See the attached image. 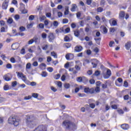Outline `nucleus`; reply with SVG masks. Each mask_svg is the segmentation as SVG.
Instances as JSON below:
<instances>
[{
	"label": "nucleus",
	"instance_id": "obj_1",
	"mask_svg": "<svg viewBox=\"0 0 131 131\" xmlns=\"http://www.w3.org/2000/svg\"><path fill=\"white\" fill-rule=\"evenodd\" d=\"M66 130H74L75 128V124L69 120H64L62 124Z\"/></svg>",
	"mask_w": 131,
	"mask_h": 131
},
{
	"label": "nucleus",
	"instance_id": "obj_2",
	"mask_svg": "<svg viewBox=\"0 0 131 131\" xmlns=\"http://www.w3.org/2000/svg\"><path fill=\"white\" fill-rule=\"evenodd\" d=\"M8 121L9 124H13L14 126H18V125H19L20 120L19 119H16V118L14 117H10L8 119Z\"/></svg>",
	"mask_w": 131,
	"mask_h": 131
},
{
	"label": "nucleus",
	"instance_id": "obj_3",
	"mask_svg": "<svg viewBox=\"0 0 131 131\" xmlns=\"http://www.w3.org/2000/svg\"><path fill=\"white\" fill-rule=\"evenodd\" d=\"M26 123L28 127L30 128H33L34 127V121H33V119L31 118V116L27 117L26 119Z\"/></svg>",
	"mask_w": 131,
	"mask_h": 131
},
{
	"label": "nucleus",
	"instance_id": "obj_4",
	"mask_svg": "<svg viewBox=\"0 0 131 131\" xmlns=\"http://www.w3.org/2000/svg\"><path fill=\"white\" fill-rule=\"evenodd\" d=\"M84 92H85V94H91V95H93V94H95V89H94V88H90L86 87L84 89Z\"/></svg>",
	"mask_w": 131,
	"mask_h": 131
},
{
	"label": "nucleus",
	"instance_id": "obj_5",
	"mask_svg": "<svg viewBox=\"0 0 131 131\" xmlns=\"http://www.w3.org/2000/svg\"><path fill=\"white\" fill-rule=\"evenodd\" d=\"M12 77H13V76H12L11 74L8 73L6 75H5L3 76V78L4 80H6V81H10V80H11V79H12Z\"/></svg>",
	"mask_w": 131,
	"mask_h": 131
},
{
	"label": "nucleus",
	"instance_id": "obj_6",
	"mask_svg": "<svg viewBox=\"0 0 131 131\" xmlns=\"http://www.w3.org/2000/svg\"><path fill=\"white\" fill-rule=\"evenodd\" d=\"M111 70L108 69L106 71V74H103V78L105 79H108V78H109V77H110V76H111Z\"/></svg>",
	"mask_w": 131,
	"mask_h": 131
},
{
	"label": "nucleus",
	"instance_id": "obj_7",
	"mask_svg": "<svg viewBox=\"0 0 131 131\" xmlns=\"http://www.w3.org/2000/svg\"><path fill=\"white\" fill-rule=\"evenodd\" d=\"M9 6V0H5L2 4V9L3 10H7L8 9V6Z\"/></svg>",
	"mask_w": 131,
	"mask_h": 131
},
{
	"label": "nucleus",
	"instance_id": "obj_8",
	"mask_svg": "<svg viewBox=\"0 0 131 131\" xmlns=\"http://www.w3.org/2000/svg\"><path fill=\"white\" fill-rule=\"evenodd\" d=\"M49 34V40L50 42H53V41L54 40V39H55V36L54 35V33H50Z\"/></svg>",
	"mask_w": 131,
	"mask_h": 131
},
{
	"label": "nucleus",
	"instance_id": "obj_9",
	"mask_svg": "<svg viewBox=\"0 0 131 131\" xmlns=\"http://www.w3.org/2000/svg\"><path fill=\"white\" fill-rule=\"evenodd\" d=\"M83 48L81 46H77L75 47L74 51L75 52H76L77 53H79L80 52H81L83 50Z\"/></svg>",
	"mask_w": 131,
	"mask_h": 131
},
{
	"label": "nucleus",
	"instance_id": "obj_10",
	"mask_svg": "<svg viewBox=\"0 0 131 131\" xmlns=\"http://www.w3.org/2000/svg\"><path fill=\"white\" fill-rule=\"evenodd\" d=\"M121 127L124 130H126L129 128V126L127 124H122L121 125Z\"/></svg>",
	"mask_w": 131,
	"mask_h": 131
},
{
	"label": "nucleus",
	"instance_id": "obj_11",
	"mask_svg": "<svg viewBox=\"0 0 131 131\" xmlns=\"http://www.w3.org/2000/svg\"><path fill=\"white\" fill-rule=\"evenodd\" d=\"M29 69H31V63L30 62H28L26 64V71L28 73H29Z\"/></svg>",
	"mask_w": 131,
	"mask_h": 131
},
{
	"label": "nucleus",
	"instance_id": "obj_12",
	"mask_svg": "<svg viewBox=\"0 0 131 131\" xmlns=\"http://www.w3.org/2000/svg\"><path fill=\"white\" fill-rule=\"evenodd\" d=\"M125 48L126 50H127V51H129V50L131 48V42L128 41L127 43H126L125 45Z\"/></svg>",
	"mask_w": 131,
	"mask_h": 131
},
{
	"label": "nucleus",
	"instance_id": "obj_13",
	"mask_svg": "<svg viewBox=\"0 0 131 131\" xmlns=\"http://www.w3.org/2000/svg\"><path fill=\"white\" fill-rule=\"evenodd\" d=\"M124 16H125V13H124V11H122L119 13V18L120 19H124Z\"/></svg>",
	"mask_w": 131,
	"mask_h": 131
},
{
	"label": "nucleus",
	"instance_id": "obj_14",
	"mask_svg": "<svg viewBox=\"0 0 131 131\" xmlns=\"http://www.w3.org/2000/svg\"><path fill=\"white\" fill-rule=\"evenodd\" d=\"M19 47L18 46V45L16 43H13L11 45V49L13 51H15V50H18V48Z\"/></svg>",
	"mask_w": 131,
	"mask_h": 131
},
{
	"label": "nucleus",
	"instance_id": "obj_15",
	"mask_svg": "<svg viewBox=\"0 0 131 131\" xmlns=\"http://www.w3.org/2000/svg\"><path fill=\"white\" fill-rule=\"evenodd\" d=\"M72 7L71 8V12H75V11H76V8H77L76 4H73Z\"/></svg>",
	"mask_w": 131,
	"mask_h": 131
},
{
	"label": "nucleus",
	"instance_id": "obj_16",
	"mask_svg": "<svg viewBox=\"0 0 131 131\" xmlns=\"http://www.w3.org/2000/svg\"><path fill=\"white\" fill-rule=\"evenodd\" d=\"M94 40H95L97 45L100 46L101 45V38H95Z\"/></svg>",
	"mask_w": 131,
	"mask_h": 131
},
{
	"label": "nucleus",
	"instance_id": "obj_17",
	"mask_svg": "<svg viewBox=\"0 0 131 131\" xmlns=\"http://www.w3.org/2000/svg\"><path fill=\"white\" fill-rule=\"evenodd\" d=\"M7 23L8 24H12V23H14V20H13V18H12V17H9L7 21Z\"/></svg>",
	"mask_w": 131,
	"mask_h": 131
},
{
	"label": "nucleus",
	"instance_id": "obj_18",
	"mask_svg": "<svg viewBox=\"0 0 131 131\" xmlns=\"http://www.w3.org/2000/svg\"><path fill=\"white\" fill-rule=\"evenodd\" d=\"M74 32L75 36H76V37H78L79 36L80 33L79 32V31L78 30L74 31Z\"/></svg>",
	"mask_w": 131,
	"mask_h": 131
},
{
	"label": "nucleus",
	"instance_id": "obj_19",
	"mask_svg": "<svg viewBox=\"0 0 131 131\" xmlns=\"http://www.w3.org/2000/svg\"><path fill=\"white\" fill-rule=\"evenodd\" d=\"M64 14L65 15H68V14H69V6L66 7V11L64 12Z\"/></svg>",
	"mask_w": 131,
	"mask_h": 131
},
{
	"label": "nucleus",
	"instance_id": "obj_20",
	"mask_svg": "<svg viewBox=\"0 0 131 131\" xmlns=\"http://www.w3.org/2000/svg\"><path fill=\"white\" fill-rule=\"evenodd\" d=\"M63 47H65V48H67V49H69V48H71V43H65L63 44Z\"/></svg>",
	"mask_w": 131,
	"mask_h": 131
},
{
	"label": "nucleus",
	"instance_id": "obj_21",
	"mask_svg": "<svg viewBox=\"0 0 131 131\" xmlns=\"http://www.w3.org/2000/svg\"><path fill=\"white\" fill-rule=\"evenodd\" d=\"M106 3L105 0H101L100 1V6L102 8H104L105 7V3Z\"/></svg>",
	"mask_w": 131,
	"mask_h": 131
},
{
	"label": "nucleus",
	"instance_id": "obj_22",
	"mask_svg": "<svg viewBox=\"0 0 131 131\" xmlns=\"http://www.w3.org/2000/svg\"><path fill=\"white\" fill-rule=\"evenodd\" d=\"M41 75L42 77H47V76L48 75V73L46 71H42Z\"/></svg>",
	"mask_w": 131,
	"mask_h": 131
},
{
	"label": "nucleus",
	"instance_id": "obj_23",
	"mask_svg": "<svg viewBox=\"0 0 131 131\" xmlns=\"http://www.w3.org/2000/svg\"><path fill=\"white\" fill-rule=\"evenodd\" d=\"M89 81V80L88 79V78L85 77H83L82 78V82H83V83H86L88 82Z\"/></svg>",
	"mask_w": 131,
	"mask_h": 131
},
{
	"label": "nucleus",
	"instance_id": "obj_24",
	"mask_svg": "<svg viewBox=\"0 0 131 131\" xmlns=\"http://www.w3.org/2000/svg\"><path fill=\"white\" fill-rule=\"evenodd\" d=\"M42 67L44 68V69H46V68L47 67V64H46V63H41L39 66L40 69H42Z\"/></svg>",
	"mask_w": 131,
	"mask_h": 131
},
{
	"label": "nucleus",
	"instance_id": "obj_25",
	"mask_svg": "<svg viewBox=\"0 0 131 131\" xmlns=\"http://www.w3.org/2000/svg\"><path fill=\"white\" fill-rule=\"evenodd\" d=\"M100 74H101V72H100L99 71L97 70L95 72L93 75H94L95 76H99V75H100Z\"/></svg>",
	"mask_w": 131,
	"mask_h": 131
},
{
	"label": "nucleus",
	"instance_id": "obj_26",
	"mask_svg": "<svg viewBox=\"0 0 131 131\" xmlns=\"http://www.w3.org/2000/svg\"><path fill=\"white\" fill-rule=\"evenodd\" d=\"M64 88L68 90V89H70V84L66 83L64 84Z\"/></svg>",
	"mask_w": 131,
	"mask_h": 131
},
{
	"label": "nucleus",
	"instance_id": "obj_27",
	"mask_svg": "<svg viewBox=\"0 0 131 131\" xmlns=\"http://www.w3.org/2000/svg\"><path fill=\"white\" fill-rule=\"evenodd\" d=\"M26 30V28L25 27L21 26L19 27V31L20 32H23V31H25Z\"/></svg>",
	"mask_w": 131,
	"mask_h": 131
},
{
	"label": "nucleus",
	"instance_id": "obj_28",
	"mask_svg": "<svg viewBox=\"0 0 131 131\" xmlns=\"http://www.w3.org/2000/svg\"><path fill=\"white\" fill-rule=\"evenodd\" d=\"M64 41L69 42L70 41V38L68 36H65L64 38Z\"/></svg>",
	"mask_w": 131,
	"mask_h": 131
},
{
	"label": "nucleus",
	"instance_id": "obj_29",
	"mask_svg": "<svg viewBox=\"0 0 131 131\" xmlns=\"http://www.w3.org/2000/svg\"><path fill=\"white\" fill-rule=\"evenodd\" d=\"M104 9L102 7H98L97 9L98 13H102Z\"/></svg>",
	"mask_w": 131,
	"mask_h": 131
},
{
	"label": "nucleus",
	"instance_id": "obj_30",
	"mask_svg": "<svg viewBox=\"0 0 131 131\" xmlns=\"http://www.w3.org/2000/svg\"><path fill=\"white\" fill-rule=\"evenodd\" d=\"M82 78L83 77H78L77 78V81H78V82H82Z\"/></svg>",
	"mask_w": 131,
	"mask_h": 131
},
{
	"label": "nucleus",
	"instance_id": "obj_31",
	"mask_svg": "<svg viewBox=\"0 0 131 131\" xmlns=\"http://www.w3.org/2000/svg\"><path fill=\"white\" fill-rule=\"evenodd\" d=\"M103 31L104 34H106V33H107L108 29H107V28L106 27H105V26L103 27Z\"/></svg>",
	"mask_w": 131,
	"mask_h": 131
},
{
	"label": "nucleus",
	"instance_id": "obj_32",
	"mask_svg": "<svg viewBox=\"0 0 131 131\" xmlns=\"http://www.w3.org/2000/svg\"><path fill=\"white\" fill-rule=\"evenodd\" d=\"M32 96L33 98H34L35 99H37L38 97V94L37 93H32Z\"/></svg>",
	"mask_w": 131,
	"mask_h": 131
},
{
	"label": "nucleus",
	"instance_id": "obj_33",
	"mask_svg": "<svg viewBox=\"0 0 131 131\" xmlns=\"http://www.w3.org/2000/svg\"><path fill=\"white\" fill-rule=\"evenodd\" d=\"M35 17L34 16V15H31L29 17V20H30V21H32L33 20H34V18Z\"/></svg>",
	"mask_w": 131,
	"mask_h": 131
},
{
	"label": "nucleus",
	"instance_id": "obj_34",
	"mask_svg": "<svg viewBox=\"0 0 131 131\" xmlns=\"http://www.w3.org/2000/svg\"><path fill=\"white\" fill-rule=\"evenodd\" d=\"M51 56H52L53 57L56 58H58L57 56V54H56V53H55V52L54 51L51 52Z\"/></svg>",
	"mask_w": 131,
	"mask_h": 131
},
{
	"label": "nucleus",
	"instance_id": "obj_35",
	"mask_svg": "<svg viewBox=\"0 0 131 131\" xmlns=\"http://www.w3.org/2000/svg\"><path fill=\"white\" fill-rule=\"evenodd\" d=\"M39 28H40L41 29H43L45 28V25L42 23H40L38 25Z\"/></svg>",
	"mask_w": 131,
	"mask_h": 131
},
{
	"label": "nucleus",
	"instance_id": "obj_36",
	"mask_svg": "<svg viewBox=\"0 0 131 131\" xmlns=\"http://www.w3.org/2000/svg\"><path fill=\"white\" fill-rule=\"evenodd\" d=\"M6 68L7 69H12V64L11 63H7L6 64Z\"/></svg>",
	"mask_w": 131,
	"mask_h": 131
},
{
	"label": "nucleus",
	"instance_id": "obj_37",
	"mask_svg": "<svg viewBox=\"0 0 131 131\" xmlns=\"http://www.w3.org/2000/svg\"><path fill=\"white\" fill-rule=\"evenodd\" d=\"M112 24L113 26H116V25H117V21H116V20H113L112 21Z\"/></svg>",
	"mask_w": 131,
	"mask_h": 131
},
{
	"label": "nucleus",
	"instance_id": "obj_38",
	"mask_svg": "<svg viewBox=\"0 0 131 131\" xmlns=\"http://www.w3.org/2000/svg\"><path fill=\"white\" fill-rule=\"evenodd\" d=\"M21 78H24V79H23V81H24V82H26V81H28V80H27V78H26V76L24 75V74L23 75Z\"/></svg>",
	"mask_w": 131,
	"mask_h": 131
},
{
	"label": "nucleus",
	"instance_id": "obj_39",
	"mask_svg": "<svg viewBox=\"0 0 131 131\" xmlns=\"http://www.w3.org/2000/svg\"><path fill=\"white\" fill-rule=\"evenodd\" d=\"M4 91H8V90H10V88L9 87V85H5L4 86Z\"/></svg>",
	"mask_w": 131,
	"mask_h": 131
},
{
	"label": "nucleus",
	"instance_id": "obj_40",
	"mask_svg": "<svg viewBox=\"0 0 131 131\" xmlns=\"http://www.w3.org/2000/svg\"><path fill=\"white\" fill-rule=\"evenodd\" d=\"M123 86H124V88H127V86H128V82H127V81H124Z\"/></svg>",
	"mask_w": 131,
	"mask_h": 131
},
{
	"label": "nucleus",
	"instance_id": "obj_41",
	"mask_svg": "<svg viewBox=\"0 0 131 131\" xmlns=\"http://www.w3.org/2000/svg\"><path fill=\"white\" fill-rule=\"evenodd\" d=\"M17 85V81H14L12 82V88H15Z\"/></svg>",
	"mask_w": 131,
	"mask_h": 131
},
{
	"label": "nucleus",
	"instance_id": "obj_42",
	"mask_svg": "<svg viewBox=\"0 0 131 131\" xmlns=\"http://www.w3.org/2000/svg\"><path fill=\"white\" fill-rule=\"evenodd\" d=\"M64 32H65V33H69V32H70V28H69V27L67 28L64 30Z\"/></svg>",
	"mask_w": 131,
	"mask_h": 131
},
{
	"label": "nucleus",
	"instance_id": "obj_43",
	"mask_svg": "<svg viewBox=\"0 0 131 131\" xmlns=\"http://www.w3.org/2000/svg\"><path fill=\"white\" fill-rule=\"evenodd\" d=\"M129 98V96H128V95H126L123 96V99L124 100H125V101L128 100Z\"/></svg>",
	"mask_w": 131,
	"mask_h": 131
},
{
	"label": "nucleus",
	"instance_id": "obj_44",
	"mask_svg": "<svg viewBox=\"0 0 131 131\" xmlns=\"http://www.w3.org/2000/svg\"><path fill=\"white\" fill-rule=\"evenodd\" d=\"M68 22H69V20H68V19L67 18H64L62 20V23L63 24H66L67 23H68Z\"/></svg>",
	"mask_w": 131,
	"mask_h": 131
},
{
	"label": "nucleus",
	"instance_id": "obj_45",
	"mask_svg": "<svg viewBox=\"0 0 131 131\" xmlns=\"http://www.w3.org/2000/svg\"><path fill=\"white\" fill-rule=\"evenodd\" d=\"M61 79L62 81H65V80H66V76L65 75H62L61 77Z\"/></svg>",
	"mask_w": 131,
	"mask_h": 131
},
{
	"label": "nucleus",
	"instance_id": "obj_46",
	"mask_svg": "<svg viewBox=\"0 0 131 131\" xmlns=\"http://www.w3.org/2000/svg\"><path fill=\"white\" fill-rule=\"evenodd\" d=\"M32 98V96L29 95L28 96H25L24 98L25 100H30Z\"/></svg>",
	"mask_w": 131,
	"mask_h": 131
},
{
	"label": "nucleus",
	"instance_id": "obj_47",
	"mask_svg": "<svg viewBox=\"0 0 131 131\" xmlns=\"http://www.w3.org/2000/svg\"><path fill=\"white\" fill-rule=\"evenodd\" d=\"M20 11L21 12V14H27V13H28L27 10H26L25 9H23V10H21Z\"/></svg>",
	"mask_w": 131,
	"mask_h": 131
},
{
	"label": "nucleus",
	"instance_id": "obj_48",
	"mask_svg": "<svg viewBox=\"0 0 131 131\" xmlns=\"http://www.w3.org/2000/svg\"><path fill=\"white\" fill-rule=\"evenodd\" d=\"M47 70L49 71V72H53V71H54V69H53V68L52 67L48 68Z\"/></svg>",
	"mask_w": 131,
	"mask_h": 131
},
{
	"label": "nucleus",
	"instance_id": "obj_49",
	"mask_svg": "<svg viewBox=\"0 0 131 131\" xmlns=\"http://www.w3.org/2000/svg\"><path fill=\"white\" fill-rule=\"evenodd\" d=\"M90 108H92V109H94L95 107H96V105L95 103H91L90 104Z\"/></svg>",
	"mask_w": 131,
	"mask_h": 131
},
{
	"label": "nucleus",
	"instance_id": "obj_50",
	"mask_svg": "<svg viewBox=\"0 0 131 131\" xmlns=\"http://www.w3.org/2000/svg\"><path fill=\"white\" fill-rule=\"evenodd\" d=\"M34 42V40L33 39H31L29 40L28 43V45H32V43Z\"/></svg>",
	"mask_w": 131,
	"mask_h": 131
},
{
	"label": "nucleus",
	"instance_id": "obj_51",
	"mask_svg": "<svg viewBox=\"0 0 131 131\" xmlns=\"http://www.w3.org/2000/svg\"><path fill=\"white\" fill-rule=\"evenodd\" d=\"M46 16L43 15L41 17H39L40 21H44V20L46 19Z\"/></svg>",
	"mask_w": 131,
	"mask_h": 131
},
{
	"label": "nucleus",
	"instance_id": "obj_52",
	"mask_svg": "<svg viewBox=\"0 0 131 131\" xmlns=\"http://www.w3.org/2000/svg\"><path fill=\"white\" fill-rule=\"evenodd\" d=\"M46 15L47 18H50L51 16H52V13L50 12H47L46 13Z\"/></svg>",
	"mask_w": 131,
	"mask_h": 131
},
{
	"label": "nucleus",
	"instance_id": "obj_53",
	"mask_svg": "<svg viewBox=\"0 0 131 131\" xmlns=\"http://www.w3.org/2000/svg\"><path fill=\"white\" fill-rule=\"evenodd\" d=\"M33 66H34V67H36L37 66H38V63L37 62V61H34L33 63H32Z\"/></svg>",
	"mask_w": 131,
	"mask_h": 131
},
{
	"label": "nucleus",
	"instance_id": "obj_54",
	"mask_svg": "<svg viewBox=\"0 0 131 131\" xmlns=\"http://www.w3.org/2000/svg\"><path fill=\"white\" fill-rule=\"evenodd\" d=\"M14 19L16 20H19V19H20V15H19V14H16L14 16Z\"/></svg>",
	"mask_w": 131,
	"mask_h": 131
},
{
	"label": "nucleus",
	"instance_id": "obj_55",
	"mask_svg": "<svg viewBox=\"0 0 131 131\" xmlns=\"http://www.w3.org/2000/svg\"><path fill=\"white\" fill-rule=\"evenodd\" d=\"M20 54H21V55H25V49H21L20 50Z\"/></svg>",
	"mask_w": 131,
	"mask_h": 131
},
{
	"label": "nucleus",
	"instance_id": "obj_56",
	"mask_svg": "<svg viewBox=\"0 0 131 131\" xmlns=\"http://www.w3.org/2000/svg\"><path fill=\"white\" fill-rule=\"evenodd\" d=\"M75 69L77 70V71H79L80 70L81 68L78 65H76L75 66Z\"/></svg>",
	"mask_w": 131,
	"mask_h": 131
},
{
	"label": "nucleus",
	"instance_id": "obj_57",
	"mask_svg": "<svg viewBox=\"0 0 131 131\" xmlns=\"http://www.w3.org/2000/svg\"><path fill=\"white\" fill-rule=\"evenodd\" d=\"M117 81H118V82H119V83H122L123 80L121 78H118L117 79Z\"/></svg>",
	"mask_w": 131,
	"mask_h": 131
},
{
	"label": "nucleus",
	"instance_id": "obj_58",
	"mask_svg": "<svg viewBox=\"0 0 131 131\" xmlns=\"http://www.w3.org/2000/svg\"><path fill=\"white\" fill-rule=\"evenodd\" d=\"M10 61L11 63H15L16 62V59H15V58L14 57H11L10 58Z\"/></svg>",
	"mask_w": 131,
	"mask_h": 131
},
{
	"label": "nucleus",
	"instance_id": "obj_59",
	"mask_svg": "<svg viewBox=\"0 0 131 131\" xmlns=\"http://www.w3.org/2000/svg\"><path fill=\"white\" fill-rule=\"evenodd\" d=\"M17 73V76L18 77L22 78V76H23V73H20L19 72H16Z\"/></svg>",
	"mask_w": 131,
	"mask_h": 131
},
{
	"label": "nucleus",
	"instance_id": "obj_60",
	"mask_svg": "<svg viewBox=\"0 0 131 131\" xmlns=\"http://www.w3.org/2000/svg\"><path fill=\"white\" fill-rule=\"evenodd\" d=\"M51 91H53V92H54V93L57 92V89L55 88V87L53 86L51 87Z\"/></svg>",
	"mask_w": 131,
	"mask_h": 131
},
{
	"label": "nucleus",
	"instance_id": "obj_61",
	"mask_svg": "<svg viewBox=\"0 0 131 131\" xmlns=\"http://www.w3.org/2000/svg\"><path fill=\"white\" fill-rule=\"evenodd\" d=\"M41 36H42V38L43 39L47 38V34H46V33H43L41 34Z\"/></svg>",
	"mask_w": 131,
	"mask_h": 131
},
{
	"label": "nucleus",
	"instance_id": "obj_62",
	"mask_svg": "<svg viewBox=\"0 0 131 131\" xmlns=\"http://www.w3.org/2000/svg\"><path fill=\"white\" fill-rule=\"evenodd\" d=\"M52 61V57L51 56H48L47 57V61L48 62V63H50Z\"/></svg>",
	"mask_w": 131,
	"mask_h": 131
},
{
	"label": "nucleus",
	"instance_id": "obj_63",
	"mask_svg": "<svg viewBox=\"0 0 131 131\" xmlns=\"http://www.w3.org/2000/svg\"><path fill=\"white\" fill-rule=\"evenodd\" d=\"M57 85L59 88H62V82L61 81H58L57 82Z\"/></svg>",
	"mask_w": 131,
	"mask_h": 131
},
{
	"label": "nucleus",
	"instance_id": "obj_64",
	"mask_svg": "<svg viewBox=\"0 0 131 131\" xmlns=\"http://www.w3.org/2000/svg\"><path fill=\"white\" fill-rule=\"evenodd\" d=\"M58 25H59V24L58 23V22L57 21H54L53 22V26L55 27H57L58 26Z\"/></svg>",
	"mask_w": 131,
	"mask_h": 131
}]
</instances>
